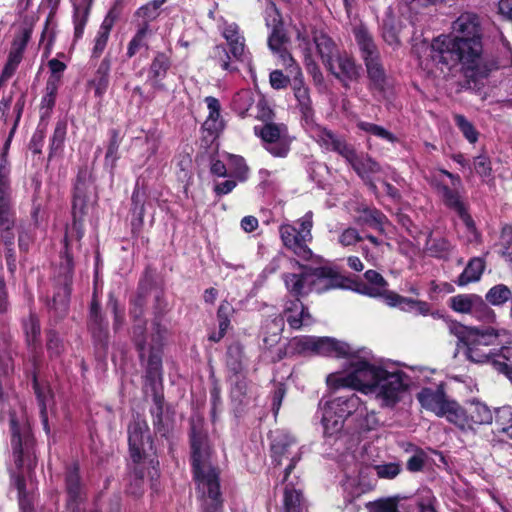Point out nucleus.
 I'll use <instances>...</instances> for the list:
<instances>
[{
  "label": "nucleus",
  "instance_id": "2eb2a0df",
  "mask_svg": "<svg viewBox=\"0 0 512 512\" xmlns=\"http://www.w3.org/2000/svg\"><path fill=\"white\" fill-rule=\"evenodd\" d=\"M416 398L425 410L435 413L438 417H445L450 422L457 401L447 397L442 384L435 389L431 387L422 388L417 393Z\"/></svg>",
  "mask_w": 512,
  "mask_h": 512
},
{
  "label": "nucleus",
  "instance_id": "7c9ffc66",
  "mask_svg": "<svg viewBox=\"0 0 512 512\" xmlns=\"http://www.w3.org/2000/svg\"><path fill=\"white\" fill-rule=\"evenodd\" d=\"M345 161L361 179H365L369 177V175L376 174L381 171V166L375 159H373L368 153H357L355 148Z\"/></svg>",
  "mask_w": 512,
  "mask_h": 512
},
{
  "label": "nucleus",
  "instance_id": "9d476101",
  "mask_svg": "<svg viewBox=\"0 0 512 512\" xmlns=\"http://www.w3.org/2000/svg\"><path fill=\"white\" fill-rule=\"evenodd\" d=\"M86 326L91 335L96 354L99 357H106L110 345L109 322L102 310L96 286L93 289L89 303Z\"/></svg>",
  "mask_w": 512,
  "mask_h": 512
},
{
  "label": "nucleus",
  "instance_id": "f3484780",
  "mask_svg": "<svg viewBox=\"0 0 512 512\" xmlns=\"http://www.w3.org/2000/svg\"><path fill=\"white\" fill-rule=\"evenodd\" d=\"M64 486L67 507H78L85 498V486L80 474V464L78 461H73L65 466Z\"/></svg>",
  "mask_w": 512,
  "mask_h": 512
},
{
  "label": "nucleus",
  "instance_id": "4468645a",
  "mask_svg": "<svg viewBox=\"0 0 512 512\" xmlns=\"http://www.w3.org/2000/svg\"><path fill=\"white\" fill-rule=\"evenodd\" d=\"M493 419L495 420V413L493 414L484 403L473 401L461 406L457 402L450 423L466 431L475 430L481 425L491 424Z\"/></svg>",
  "mask_w": 512,
  "mask_h": 512
},
{
  "label": "nucleus",
  "instance_id": "864d4df0",
  "mask_svg": "<svg viewBox=\"0 0 512 512\" xmlns=\"http://www.w3.org/2000/svg\"><path fill=\"white\" fill-rule=\"evenodd\" d=\"M486 301L493 306H503L508 301L512 303V290L505 284H497L491 287L486 295Z\"/></svg>",
  "mask_w": 512,
  "mask_h": 512
},
{
  "label": "nucleus",
  "instance_id": "f03ea898",
  "mask_svg": "<svg viewBox=\"0 0 512 512\" xmlns=\"http://www.w3.org/2000/svg\"><path fill=\"white\" fill-rule=\"evenodd\" d=\"M91 184V173L87 165L78 167L77 175L72 188L71 215L72 222L65 225V233L60 251L59 275L61 285L54 293L47 306L53 313L56 321L66 317L69 311V302L72 291L75 262L74 246L77 250L82 247L85 234L84 218L88 214V190Z\"/></svg>",
  "mask_w": 512,
  "mask_h": 512
},
{
  "label": "nucleus",
  "instance_id": "a211bd4d",
  "mask_svg": "<svg viewBox=\"0 0 512 512\" xmlns=\"http://www.w3.org/2000/svg\"><path fill=\"white\" fill-rule=\"evenodd\" d=\"M361 70V65L357 64L354 57L345 51L332 62V69H327L345 88H349L350 83L359 80Z\"/></svg>",
  "mask_w": 512,
  "mask_h": 512
},
{
  "label": "nucleus",
  "instance_id": "a878e982",
  "mask_svg": "<svg viewBox=\"0 0 512 512\" xmlns=\"http://www.w3.org/2000/svg\"><path fill=\"white\" fill-rule=\"evenodd\" d=\"M291 88L297 101V108L302 119L309 122L313 119L315 110L310 95V89L305 85L303 74L298 68L297 75L293 78Z\"/></svg>",
  "mask_w": 512,
  "mask_h": 512
},
{
  "label": "nucleus",
  "instance_id": "49530a36",
  "mask_svg": "<svg viewBox=\"0 0 512 512\" xmlns=\"http://www.w3.org/2000/svg\"><path fill=\"white\" fill-rule=\"evenodd\" d=\"M146 324V320L141 318L137 321H134V325L132 326L131 340L136 351L138 352V357L141 362L144 361L147 350Z\"/></svg>",
  "mask_w": 512,
  "mask_h": 512
},
{
  "label": "nucleus",
  "instance_id": "3c124183",
  "mask_svg": "<svg viewBox=\"0 0 512 512\" xmlns=\"http://www.w3.org/2000/svg\"><path fill=\"white\" fill-rule=\"evenodd\" d=\"M447 325L450 334L454 335L458 340V348H465L473 335L478 330V328L465 326L462 323L452 319L447 320Z\"/></svg>",
  "mask_w": 512,
  "mask_h": 512
},
{
  "label": "nucleus",
  "instance_id": "13d9d810",
  "mask_svg": "<svg viewBox=\"0 0 512 512\" xmlns=\"http://www.w3.org/2000/svg\"><path fill=\"white\" fill-rule=\"evenodd\" d=\"M358 129L361 131H364L366 133H369L373 136H376L380 139L386 140L390 143H396L398 142L397 136H395L392 132L387 130L386 128L366 121H359L357 123Z\"/></svg>",
  "mask_w": 512,
  "mask_h": 512
},
{
  "label": "nucleus",
  "instance_id": "20e7f679",
  "mask_svg": "<svg viewBox=\"0 0 512 512\" xmlns=\"http://www.w3.org/2000/svg\"><path fill=\"white\" fill-rule=\"evenodd\" d=\"M189 446L192 478L203 497L202 512H222L220 469L212 463L215 450L202 419L190 421Z\"/></svg>",
  "mask_w": 512,
  "mask_h": 512
},
{
  "label": "nucleus",
  "instance_id": "5fc2aeb1",
  "mask_svg": "<svg viewBox=\"0 0 512 512\" xmlns=\"http://www.w3.org/2000/svg\"><path fill=\"white\" fill-rule=\"evenodd\" d=\"M150 33V25L147 24H140L136 33L131 38L127 45V51H126V57L128 59H131L134 57L137 52L145 47L148 48V44L146 42V37Z\"/></svg>",
  "mask_w": 512,
  "mask_h": 512
},
{
  "label": "nucleus",
  "instance_id": "2f4dec72",
  "mask_svg": "<svg viewBox=\"0 0 512 512\" xmlns=\"http://www.w3.org/2000/svg\"><path fill=\"white\" fill-rule=\"evenodd\" d=\"M111 57L106 55L98 65L95 74L88 81V86L94 89V96L102 99L110 84Z\"/></svg>",
  "mask_w": 512,
  "mask_h": 512
},
{
  "label": "nucleus",
  "instance_id": "473e14b6",
  "mask_svg": "<svg viewBox=\"0 0 512 512\" xmlns=\"http://www.w3.org/2000/svg\"><path fill=\"white\" fill-rule=\"evenodd\" d=\"M282 314L283 320H286L292 330H301L303 326H309L314 322L308 306L302 300H299V304L290 311H287L285 303Z\"/></svg>",
  "mask_w": 512,
  "mask_h": 512
},
{
  "label": "nucleus",
  "instance_id": "e2e57ef3",
  "mask_svg": "<svg viewBox=\"0 0 512 512\" xmlns=\"http://www.w3.org/2000/svg\"><path fill=\"white\" fill-rule=\"evenodd\" d=\"M67 133V122L65 120H59L56 122L53 135L50 139V152L49 158L53 156L55 152L62 149Z\"/></svg>",
  "mask_w": 512,
  "mask_h": 512
},
{
  "label": "nucleus",
  "instance_id": "c03bdc74",
  "mask_svg": "<svg viewBox=\"0 0 512 512\" xmlns=\"http://www.w3.org/2000/svg\"><path fill=\"white\" fill-rule=\"evenodd\" d=\"M433 231H429L425 243V249L431 257L446 259L451 252V243L445 237H432Z\"/></svg>",
  "mask_w": 512,
  "mask_h": 512
},
{
  "label": "nucleus",
  "instance_id": "bf43d9fd",
  "mask_svg": "<svg viewBox=\"0 0 512 512\" xmlns=\"http://www.w3.org/2000/svg\"><path fill=\"white\" fill-rule=\"evenodd\" d=\"M322 423L324 428V435L326 437H333L342 432L345 421L338 419L333 413H329V410L324 408Z\"/></svg>",
  "mask_w": 512,
  "mask_h": 512
},
{
  "label": "nucleus",
  "instance_id": "a18cd8bd",
  "mask_svg": "<svg viewBox=\"0 0 512 512\" xmlns=\"http://www.w3.org/2000/svg\"><path fill=\"white\" fill-rule=\"evenodd\" d=\"M284 512H303L304 496L301 490L296 489L292 483H288L283 491Z\"/></svg>",
  "mask_w": 512,
  "mask_h": 512
},
{
  "label": "nucleus",
  "instance_id": "6e6d98bb",
  "mask_svg": "<svg viewBox=\"0 0 512 512\" xmlns=\"http://www.w3.org/2000/svg\"><path fill=\"white\" fill-rule=\"evenodd\" d=\"M495 424L499 432L512 440V406L505 405L495 409Z\"/></svg>",
  "mask_w": 512,
  "mask_h": 512
},
{
  "label": "nucleus",
  "instance_id": "5701e85b",
  "mask_svg": "<svg viewBox=\"0 0 512 512\" xmlns=\"http://www.w3.org/2000/svg\"><path fill=\"white\" fill-rule=\"evenodd\" d=\"M364 277L367 283L356 280L355 287L353 288L355 291L371 298L383 297L386 303L387 294L395 293L394 291L386 290L388 282L378 271L369 269L364 273Z\"/></svg>",
  "mask_w": 512,
  "mask_h": 512
},
{
  "label": "nucleus",
  "instance_id": "1a4fd4ad",
  "mask_svg": "<svg viewBox=\"0 0 512 512\" xmlns=\"http://www.w3.org/2000/svg\"><path fill=\"white\" fill-rule=\"evenodd\" d=\"M11 447L14 463L17 469L26 466L32 469L36 466V440L29 425H21L15 416L9 420Z\"/></svg>",
  "mask_w": 512,
  "mask_h": 512
},
{
  "label": "nucleus",
  "instance_id": "ea45409f",
  "mask_svg": "<svg viewBox=\"0 0 512 512\" xmlns=\"http://www.w3.org/2000/svg\"><path fill=\"white\" fill-rule=\"evenodd\" d=\"M162 354L163 350L161 349H157L156 347L149 348L145 378L153 391L156 389V382L162 381Z\"/></svg>",
  "mask_w": 512,
  "mask_h": 512
},
{
  "label": "nucleus",
  "instance_id": "b1692460",
  "mask_svg": "<svg viewBox=\"0 0 512 512\" xmlns=\"http://www.w3.org/2000/svg\"><path fill=\"white\" fill-rule=\"evenodd\" d=\"M172 66L170 56L165 52L158 51L154 55L148 68L147 82L155 91H167L163 82Z\"/></svg>",
  "mask_w": 512,
  "mask_h": 512
},
{
  "label": "nucleus",
  "instance_id": "aec40b11",
  "mask_svg": "<svg viewBox=\"0 0 512 512\" xmlns=\"http://www.w3.org/2000/svg\"><path fill=\"white\" fill-rule=\"evenodd\" d=\"M325 408L329 410V413H333L338 419L344 421L353 415L362 416L363 410H365L361 399L355 393L336 397L328 401Z\"/></svg>",
  "mask_w": 512,
  "mask_h": 512
},
{
  "label": "nucleus",
  "instance_id": "bb28decb",
  "mask_svg": "<svg viewBox=\"0 0 512 512\" xmlns=\"http://www.w3.org/2000/svg\"><path fill=\"white\" fill-rule=\"evenodd\" d=\"M355 222L360 226H368L380 234H385V226L390 224L388 217L375 206L359 205L356 208Z\"/></svg>",
  "mask_w": 512,
  "mask_h": 512
},
{
  "label": "nucleus",
  "instance_id": "cd10ccee",
  "mask_svg": "<svg viewBox=\"0 0 512 512\" xmlns=\"http://www.w3.org/2000/svg\"><path fill=\"white\" fill-rule=\"evenodd\" d=\"M17 221L11 194H0V239L15 238Z\"/></svg>",
  "mask_w": 512,
  "mask_h": 512
},
{
  "label": "nucleus",
  "instance_id": "09e8293b",
  "mask_svg": "<svg viewBox=\"0 0 512 512\" xmlns=\"http://www.w3.org/2000/svg\"><path fill=\"white\" fill-rule=\"evenodd\" d=\"M109 141L107 144L105 154V164L110 165L111 168H115L117 161L120 159L119 147L123 140L121 131L117 128H111L108 130Z\"/></svg>",
  "mask_w": 512,
  "mask_h": 512
},
{
  "label": "nucleus",
  "instance_id": "dca6fc26",
  "mask_svg": "<svg viewBox=\"0 0 512 512\" xmlns=\"http://www.w3.org/2000/svg\"><path fill=\"white\" fill-rule=\"evenodd\" d=\"M204 102L209 110L208 116L201 126V142L210 147L225 129V121L221 116L220 101L214 96H206Z\"/></svg>",
  "mask_w": 512,
  "mask_h": 512
},
{
  "label": "nucleus",
  "instance_id": "412c9836",
  "mask_svg": "<svg viewBox=\"0 0 512 512\" xmlns=\"http://www.w3.org/2000/svg\"><path fill=\"white\" fill-rule=\"evenodd\" d=\"M312 271L315 272L317 282V293H323L330 289L336 288H351L355 286L356 280L346 277L335 271L329 266L315 267Z\"/></svg>",
  "mask_w": 512,
  "mask_h": 512
},
{
  "label": "nucleus",
  "instance_id": "423d86ee",
  "mask_svg": "<svg viewBox=\"0 0 512 512\" xmlns=\"http://www.w3.org/2000/svg\"><path fill=\"white\" fill-rule=\"evenodd\" d=\"M512 348V342L500 346L499 333L494 328L478 329L465 347L466 358L477 364H490L500 373L499 364L508 363L502 356L505 350Z\"/></svg>",
  "mask_w": 512,
  "mask_h": 512
},
{
  "label": "nucleus",
  "instance_id": "774afa93",
  "mask_svg": "<svg viewBox=\"0 0 512 512\" xmlns=\"http://www.w3.org/2000/svg\"><path fill=\"white\" fill-rule=\"evenodd\" d=\"M489 303L480 295L475 294L471 315L479 320L488 321L494 317V311L489 307Z\"/></svg>",
  "mask_w": 512,
  "mask_h": 512
},
{
  "label": "nucleus",
  "instance_id": "8fccbe9b",
  "mask_svg": "<svg viewBox=\"0 0 512 512\" xmlns=\"http://www.w3.org/2000/svg\"><path fill=\"white\" fill-rule=\"evenodd\" d=\"M405 452L412 453L406 462V469L411 473L422 471L428 460L427 453L421 447L412 443H407Z\"/></svg>",
  "mask_w": 512,
  "mask_h": 512
},
{
  "label": "nucleus",
  "instance_id": "4be33fe9",
  "mask_svg": "<svg viewBox=\"0 0 512 512\" xmlns=\"http://www.w3.org/2000/svg\"><path fill=\"white\" fill-rule=\"evenodd\" d=\"M317 142L322 148L337 153L345 160L355 148L353 144L347 141L345 136L339 135L323 126L317 128Z\"/></svg>",
  "mask_w": 512,
  "mask_h": 512
},
{
  "label": "nucleus",
  "instance_id": "f8f14e48",
  "mask_svg": "<svg viewBox=\"0 0 512 512\" xmlns=\"http://www.w3.org/2000/svg\"><path fill=\"white\" fill-rule=\"evenodd\" d=\"M254 133L262 141L263 148L276 158H286L291 150L292 138L284 123L269 122L254 126Z\"/></svg>",
  "mask_w": 512,
  "mask_h": 512
},
{
  "label": "nucleus",
  "instance_id": "6e6552de",
  "mask_svg": "<svg viewBox=\"0 0 512 512\" xmlns=\"http://www.w3.org/2000/svg\"><path fill=\"white\" fill-rule=\"evenodd\" d=\"M313 225V212L308 211L294 222H285L279 226L283 247L303 261L312 260L314 255L310 248Z\"/></svg>",
  "mask_w": 512,
  "mask_h": 512
},
{
  "label": "nucleus",
  "instance_id": "f257e3e1",
  "mask_svg": "<svg viewBox=\"0 0 512 512\" xmlns=\"http://www.w3.org/2000/svg\"><path fill=\"white\" fill-rule=\"evenodd\" d=\"M484 28L474 12L461 13L452 23L450 35L435 37L420 65L429 73H449L460 65L465 88L480 91L484 81L500 69L499 58L484 50Z\"/></svg>",
  "mask_w": 512,
  "mask_h": 512
},
{
  "label": "nucleus",
  "instance_id": "a19ab883",
  "mask_svg": "<svg viewBox=\"0 0 512 512\" xmlns=\"http://www.w3.org/2000/svg\"><path fill=\"white\" fill-rule=\"evenodd\" d=\"M486 263L484 259L480 257L471 258L462 273L458 276L455 283L462 287L466 286L469 283L476 282L480 280L484 270Z\"/></svg>",
  "mask_w": 512,
  "mask_h": 512
},
{
  "label": "nucleus",
  "instance_id": "c85d7f7f",
  "mask_svg": "<svg viewBox=\"0 0 512 512\" xmlns=\"http://www.w3.org/2000/svg\"><path fill=\"white\" fill-rule=\"evenodd\" d=\"M153 406L150 408L152 417V424L155 434L160 435L161 438L170 440L172 427L164 421V405L165 398L162 392L154 389L152 393Z\"/></svg>",
  "mask_w": 512,
  "mask_h": 512
},
{
  "label": "nucleus",
  "instance_id": "69168bd1",
  "mask_svg": "<svg viewBox=\"0 0 512 512\" xmlns=\"http://www.w3.org/2000/svg\"><path fill=\"white\" fill-rule=\"evenodd\" d=\"M454 121L463 136L471 143L474 144L478 141L479 132L476 130L472 122H470L464 115L456 114Z\"/></svg>",
  "mask_w": 512,
  "mask_h": 512
},
{
  "label": "nucleus",
  "instance_id": "de8ad7c7",
  "mask_svg": "<svg viewBox=\"0 0 512 512\" xmlns=\"http://www.w3.org/2000/svg\"><path fill=\"white\" fill-rule=\"evenodd\" d=\"M290 353L294 357H313L314 336L300 335L288 340Z\"/></svg>",
  "mask_w": 512,
  "mask_h": 512
},
{
  "label": "nucleus",
  "instance_id": "ddd939ff",
  "mask_svg": "<svg viewBox=\"0 0 512 512\" xmlns=\"http://www.w3.org/2000/svg\"><path fill=\"white\" fill-rule=\"evenodd\" d=\"M301 271L299 273L286 272L283 273L281 279L288 294L292 299L287 300V311L293 309L299 304V300L307 297L312 292H317V282L315 272L312 271L315 267L300 264Z\"/></svg>",
  "mask_w": 512,
  "mask_h": 512
},
{
  "label": "nucleus",
  "instance_id": "c9c22d12",
  "mask_svg": "<svg viewBox=\"0 0 512 512\" xmlns=\"http://www.w3.org/2000/svg\"><path fill=\"white\" fill-rule=\"evenodd\" d=\"M226 40V46L229 47L230 53L236 60H244L245 55V38L241 35L239 27L236 24L227 25L222 33Z\"/></svg>",
  "mask_w": 512,
  "mask_h": 512
},
{
  "label": "nucleus",
  "instance_id": "393cba45",
  "mask_svg": "<svg viewBox=\"0 0 512 512\" xmlns=\"http://www.w3.org/2000/svg\"><path fill=\"white\" fill-rule=\"evenodd\" d=\"M272 31L268 36L269 49L280 55L284 62L287 60L295 62L291 53L286 49L285 45L288 43L289 38L284 29L282 17L277 8H275V15L272 19Z\"/></svg>",
  "mask_w": 512,
  "mask_h": 512
},
{
  "label": "nucleus",
  "instance_id": "603ef678",
  "mask_svg": "<svg viewBox=\"0 0 512 512\" xmlns=\"http://www.w3.org/2000/svg\"><path fill=\"white\" fill-rule=\"evenodd\" d=\"M157 289V272L154 267L147 265L139 278L136 292L149 297Z\"/></svg>",
  "mask_w": 512,
  "mask_h": 512
},
{
  "label": "nucleus",
  "instance_id": "58836bf2",
  "mask_svg": "<svg viewBox=\"0 0 512 512\" xmlns=\"http://www.w3.org/2000/svg\"><path fill=\"white\" fill-rule=\"evenodd\" d=\"M94 0H81L73 4L74 41L83 37Z\"/></svg>",
  "mask_w": 512,
  "mask_h": 512
},
{
  "label": "nucleus",
  "instance_id": "680f3d73",
  "mask_svg": "<svg viewBox=\"0 0 512 512\" xmlns=\"http://www.w3.org/2000/svg\"><path fill=\"white\" fill-rule=\"evenodd\" d=\"M235 313V309L231 303L224 300L220 303L216 317L218 321V329L227 333L231 327V319Z\"/></svg>",
  "mask_w": 512,
  "mask_h": 512
},
{
  "label": "nucleus",
  "instance_id": "0eeeda50",
  "mask_svg": "<svg viewBox=\"0 0 512 512\" xmlns=\"http://www.w3.org/2000/svg\"><path fill=\"white\" fill-rule=\"evenodd\" d=\"M439 172L448 177L451 181V186L435 179L433 186L436 192L440 195L441 201L446 208L455 212L460 220L465 225L467 232L472 236L469 242H481V233L476 227V223L469 213V205L460 193L462 188V180L458 174H454L446 169H439Z\"/></svg>",
  "mask_w": 512,
  "mask_h": 512
},
{
  "label": "nucleus",
  "instance_id": "9b49d317",
  "mask_svg": "<svg viewBox=\"0 0 512 512\" xmlns=\"http://www.w3.org/2000/svg\"><path fill=\"white\" fill-rule=\"evenodd\" d=\"M128 452L133 464L143 463L149 452L155 453L154 439L146 419L137 414L127 427Z\"/></svg>",
  "mask_w": 512,
  "mask_h": 512
},
{
  "label": "nucleus",
  "instance_id": "0e129e2a",
  "mask_svg": "<svg viewBox=\"0 0 512 512\" xmlns=\"http://www.w3.org/2000/svg\"><path fill=\"white\" fill-rule=\"evenodd\" d=\"M474 296V293L455 295L449 299V307L457 313L470 314Z\"/></svg>",
  "mask_w": 512,
  "mask_h": 512
},
{
  "label": "nucleus",
  "instance_id": "79ce46f5",
  "mask_svg": "<svg viewBox=\"0 0 512 512\" xmlns=\"http://www.w3.org/2000/svg\"><path fill=\"white\" fill-rule=\"evenodd\" d=\"M245 352L244 346L239 341H234L228 345L225 355V362L228 370L234 375L240 374L244 369Z\"/></svg>",
  "mask_w": 512,
  "mask_h": 512
},
{
  "label": "nucleus",
  "instance_id": "4c0bfd02",
  "mask_svg": "<svg viewBox=\"0 0 512 512\" xmlns=\"http://www.w3.org/2000/svg\"><path fill=\"white\" fill-rule=\"evenodd\" d=\"M210 59L213 61L215 66H218L222 70L230 73L238 72L239 67L237 63L244 61L234 59L230 53L229 47L225 44L215 45L211 50Z\"/></svg>",
  "mask_w": 512,
  "mask_h": 512
},
{
  "label": "nucleus",
  "instance_id": "37998d69",
  "mask_svg": "<svg viewBox=\"0 0 512 512\" xmlns=\"http://www.w3.org/2000/svg\"><path fill=\"white\" fill-rule=\"evenodd\" d=\"M26 344L29 349L35 351L41 346V325L38 316L30 313L23 321Z\"/></svg>",
  "mask_w": 512,
  "mask_h": 512
},
{
  "label": "nucleus",
  "instance_id": "39448f33",
  "mask_svg": "<svg viewBox=\"0 0 512 512\" xmlns=\"http://www.w3.org/2000/svg\"><path fill=\"white\" fill-rule=\"evenodd\" d=\"M352 31L359 48L360 57L366 68L369 89L384 93L388 78L380 50L374 41L373 35L367 26L362 23L355 26Z\"/></svg>",
  "mask_w": 512,
  "mask_h": 512
},
{
  "label": "nucleus",
  "instance_id": "338daca9",
  "mask_svg": "<svg viewBox=\"0 0 512 512\" xmlns=\"http://www.w3.org/2000/svg\"><path fill=\"white\" fill-rule=\"evenodd\" d=\"M229 162L232 168L231 176L240 182H245L249 178L250 169L245 159L240 155H231Z\"/></svg>",
  "mask_w": 512,
  "mask_h": 512
},
{
  "label": "nucleus",
  "instance_id": "052dcab7",
  "mask_svg": "<svg viewBox=\"0 0 512 512\" xmlns=\"http://www.w3.org/2000/svg\"><path fill=\"white\" fill-rule=\"evenodd\" d=\"M399 33L400 25L393 18L383 21L382 38L389 46H400L401 41Z\"/></svg>",
  "mask_w": 512,
  "mask_h": 512
},
{
  "label": "nucleus",
  "instance_id": "4d7b16f0",
  "mask_svg": "<svg viewBox=\"0 0 512 512\" xmlns=\"http://www.w3.org/2000/svg\"><path fill=\"white\" fill-rule=\"evenodd\" d=\"M33 371L31 372V381H32V388L35 393L37 403L39 406V410H43V408H47V397L48 394H50L51 389L49 385L43 386L39 380H38V373H39V366L37 364V361L34 360L33 362Z\"/></svg>",
  "mask_w": 512,
  "mask_h": 512
},
{
  "label": "nucleus",
  "instance_id": "72a5a7b5",
  "mask_svg": "<svg viewBox=\"0 0 512 512\" xmlns=\"http://www.w3.org/2000/svg\"><path fill=\"white\" fill-rule=\"evenodd\" d=\"M146 200V190L144 188H140L139 182L137 181L131 196L132 232L140 230L144 224Z\"/></svg>",
  "mask_w": 512,
  "mask_h": 512
},
{
  "label": "nucleus",
  "instance_id": "f704fd0d",
  "mask_svg": "<svg viewBox=\"0 0 512 512\" xmlns=\"http://www.w3.org/2000/svg\"><path fill=\"white\" fill-rule=\"evenodd\" d=\"M296 445L294 437L286 433L276 435L270 445V457L274 466H280L283 458L290 455V449Z\"/></svg>",
  "mask_w": 512,
  "mask_h": 512
},
{
  "label": "nucleus",
  "instance_id": "e433bc0d",
  "mask_svg": "<svg viewBox=\"0 0 512 512\" xmlns=\"http://www.w3.org/2000/svg\"><path fill=\"white\" fill-rule=\"evenodd\" d=\"M387 304L391 307H400L404 311H416L418 314L424 316L430 313L429 303L407 298L398 293L387 294Z\"/></svg>",
  "mask_w": 512,
  "mask_h": 512
},
{
  "label": "nucleus",
  "instance_id": "c756f323",
  "mask_svg": "<svg viewBox=\"0 0 512 512\" xmlns=\"http://www.w3.org/2000/svg\"><path fill=\"white\" fill-rule=\"evenodd\" d=\"M313 42L325 68L332 69V62L342 53L335 41L323 31H314Z\"/></svg>",
  "mask_w": 512,
  "mask_h": 512
},
{
  "label": "nucleus",
  "instance_id": "7ed1b4c3",
  "mask_svg": "<svg viewBox=\"0 0 512 512\" xmlns=\"http://www.w3.org/2000/svg\"><path fill=\"white\" fill-rule=\"evenodd\" d=\"M351 371L342 376L329 375L327 384L333 389L351 388L364 394H374L381 407L394 408L409 389V376L402 370L393 372L365 359L350 363Z\"/></svg>",
  "mask_w": 512,
  "mask_h": 512
},
{
  "label": "nucleus",
  "instance_id": "6ab92c4d",
  "mask_svg": "<svg viewBox=\"0 0 512 512\" xmlns=\"http://www.w3.org/2000/svg\"><path fill=\"white\" fill-rule=\"evenodd\" d=\"M313 356L334 357V358H356L357 352L343 341L332 337L314 336Z\"/></svg>",
  "mask_w": 512,
  "mask_h": 512
}]
</instances>
